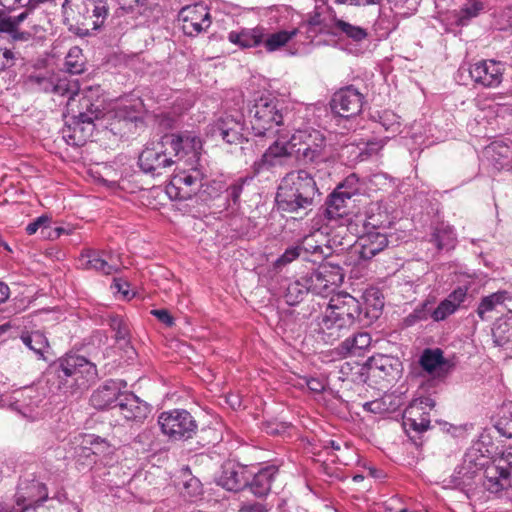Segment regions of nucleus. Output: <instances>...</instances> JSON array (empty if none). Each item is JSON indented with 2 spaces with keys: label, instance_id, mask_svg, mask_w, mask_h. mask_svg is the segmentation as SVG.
Segmentation results:
<instances>
[{
  "label": "nucleus",
  "instance_id": "4d7b16f0",
  "mask_svg": "<svg viewBox=\"0 0 512 512\" xmlns=\"http://www.w3.org/2000/svg\"><path fill=\"white\" fill-rule=\"evenodd\" d=\"M30 9L25 10L17 16L10 17L8 20L2 21L0 23V30L5 32L12 31L15 27H17L21 22H23L29 14Z\"/></svg>",
  "mask_w": 512,
  "mask_h": 512
},
{
  "label": "nucleus",
  "instance_id": "37998d69",
  "mask_svg": "<svg viewBox=\"0 0 512 512\" xmlns=\"http://www.w3.org/2000/svg\"><path fill=\"white\" fill-rule=\"evenodd\" d=\"M506 299V292H496L484 297L477 309V314L481 320H485L486 314L494 310V308L502 304Z\"/></svg>",
  "mask_w": 512,
  "mask_h": 512
},
{
  "label": "nucleus",
  "instance_id": "a878e982",
  "mask_svg": "<svg viewBox=\"0 0 512 512\" xmlns=\"http://www.w3.org/2000/svg\"><path fill=\"white\" fill-rule=\"evenodd\" d=\"M419 364L424 371L437 378L445 377L450 369V362L444 358L443 351L439 348L425 349L420 356Z\"/></svg>",
  "mask_w": 512,
  "mask_h": 512
},
{
  "label": "nucleus",
  "instance_id": "bb28decb",
  "mask_svg": "<svg viewBox=\"0 0 512 512\" xmlns=\"http://www.w3.org/2000/svg\"><path fill=\"white\" fill-rule=\"evenodd\" d=\"M249 477L245 467L228 463L223 465L217 483L228 491H238L246 489Z\"/></svg>",
  "mask_w": 512,
  "mask_h": 512
},
{
  "label": "nucleus",
  "instance_id": "4be33fe9",
  "mask_svg": "<svg viewBox=\"0 0 512 512\" xmlns=\"http://www.w3.org/2000/svg\"><path fill=\"white\" fill-rule=\"evenodd\" d=\"M116 409L127 421L143 422L150 413V406L133 393L123 391Z\"/></svg>",
  "mask_w": 512,
  "mask_h": 512
},
{
  "label": "nucleus",
  "instance_id": "ea45409f",
  "mask_svg": "<svg viewBox=\"0 0 512 512\" xmlns=\"http://www.w3.org/2000/svg\"><path fill=\"white\" fill-rule=\"evenodd\" d=\"M305 283L304 276L288 283L284 294L285 301L288 305L294 306L300 303L309 293V288Z\"/></svg>",
  "mask_w": 512,
  "mask_h": 512
},
{
  "label": "nucleus",
  "instance_id": "20e7f679",
  "mask_svg": "<svg viewBox=\"0 0 512 512\" xmlns=\"http://www.w3.org/2000/svg\"><path fill=\"white\" fill-rule=\"evenodd\" d=\"M319 195L314 177L306 170L289 172L281 180L276 194L279 208L287 212H297L313 205Z\"/></svg>",
  "mask_w": 512,
  "mask_h": 512
},
{
  "label": "nucleus",
  "instance_id": "cd10ccee",
  "mask_svg": "<svg viewBox=\"0 0 512 512\" xmlns=\"http://www.w3.org/2000/svg\"><path fill=\"white\" fill-rule=\"evenodd\" d=\"M483 486L491 493H498L512 486V476L509 470H505L496 462L486 466L484 471Z\"/></svg>",
  "mask_w": 512,
  "mask_h": 512
},
{
  "label": "nucleus",
  "instance_id": "7ed1b4c3",
  "mask_svg": "<svg viewBox=\"0 0 512 512\" xmlns=\"http://www.w3.org/2000/svg\"><path fill=\"white\" fill-rule=\"evenodd\" d=\"M97 376L94 363L80 355H66L51 367L47 383L52 392L74 395L87 389Z\"/></svg>",
  "mask_w": 512,
  "mask_h": 512
},
{
  "label": "nucleus",
  "instance_id": "4468645a",
  "mask_svg": "<svg viewBox=\"0 0 512 512\" xmlns=\"http://www.w3.org/2000/svg\"><path fill=\"white\" fill-rule=\"evenodd\" d=\"M165 143H168L177 162L185 157H187L185 162L188 165H195L198 162L202 142L194 133L165 134Z\"/></svg>",
  "mask_w": 512,
  "mask_h": 512
},
{
  "label": "nucleus",
  "instance_id": "a19ab883",
  "mask_svg": "<svg viewBox=\"0 0 512 512\" xmlns=\"http://www.w3.org/2000/svg\"><path fill=\"white\" fill-rule=\"evenodd\" d=\"M349 199L350 198H346V196L340 194L339 190L335 189L326 202V216L329 219L342 217L346 214V201Z\"/></svg>",
  "mask_w": 512,
  "mask_h": 512
},
{
  "label": "nucleus",
  "instance_id": "5fc2aeb1",
  "mask_svg": "<svg viewBox=\"0 0 512 512\" xmlns=\"http://www.w3.org/2000/svg\"><path fill=\"white\" fill-rule=\"evenodd\" d=\"M315 234L308 235L304 237L302 243L299 245L301 247L302 254H322L323 250L320 245L317 244L315 240Z\"/></svg>",
  "mask_w": 512,
  "mask_h": 512
},
{
  "label": "nucleus",
  "instance_id": "603ef678",
  "mask_svg": "<svg viewBox=\"0 0 512 512\" xmlns=\"http://www.w3.org/2000/svg\"><path fill=\"white\" fill-rule=\"evenodd\" d=\"M497 431L508 438L512 437V411L503 413L495 424Z\"/></svg>",
  "mask_w": 512,
  "mask_h": 512
},
{
  "label": "nucleus",
  "instance_id": "6ab92c4d",
  "mask_svg": "<svg viewBox=\"0 0 512 512\" xmlns=\"http://www.w3.org/2000/svg\"><path fill=\"white\" fill-rule=\"evenodd\" d=\"M363 98V95L352 86L342 88L333 95L331 109L343 118L356 116L362 110Z\"/></svg>",
  "mask_w": 512,
  "mask_h": 512
},
{
  "label": "nucleus",
  "instance_id": "f257e3e1",
  "mask_svg": "<svg viewBox=\"0 0 512 512\" xmlns=\"http://www.w3.org/2000/svg\"><path fill=\"white\" fill-rule=\"evenodd\" d=\"M79 83L77 80L64 75L55 76L54 87L52 93L67 97V113L71 114L73 130L76 133L84 131V124L88 125L89 131L93 130L95 120L106 116L104 112V98L101 97L102 89L100 86L89 87L82 93V97L77 101L79 96Z\"/></svg>",
  "mask_w": 512,
  "mask_h": 512
},
{
  "label": "nucleus",
  "instance_id": "bf43d9fd",
  "mask_svg": "<svg viewBox=\"0 0 512 512\" xmlns=\"http://www.w3.org/2000/svg\"><path fill=\"white\" fill-rule=\"evenodd\" d=\"M51 222V218L47 215H41L36 218L33 222L26 226V232L28 235L35 234L39 229L48 228Z\"/></svg>",
  "mask_w": 512,
  "mask_h": 512
},
{
  "label": "nucleus",
  "instance_id": "6e6d98bb",
  "mask_svg": "<svg viewBox=\"0 0 512 512\" xmlns=\"http://www.w3.org/2000/svg\"><path fill=\"white\" fill-rule=\"evenodd\" d=\"M17 55L9 48L0 46V71L11 68L15 65Z\"/></svg>",
  "mask_w": 512,
  "mask_h": 512
},
{
  "label": "nucleus",
  "instance_id": "e433bc0d",
  "mask_svg": "<svg viewBox=\"0 0 512 512\" xmlns=\"http://www.w3.org/2000/svg\"><path fill=\"white\" fill-rule=\"evenodd\" d=\"M371 336L366 332H360L355 334L353 337L345 339L340 349L343 354H350L359 356L361 352L368 348L371 344Z\"/></svg>",
  "mask_w": 512,
  "mask_h": 512
},
{
  "label": "nucleus",
  "instance_id": "2f4dec72",
  "mask_svg": "<svg viewBox=\"0 0 512 512\" xmlns=\"http://www.w3.org/2000/svg\"><path fill=\"white\" fill-rule=\"evenodd\" d=\"M81 265L85 269H93L104 275H110L117 271V266L109 263L99 251L86 250L81 253Z\"/></svg>",
  "mask_w": 512,
  "mask_h": 512
},
{
  "label": "nucleus",
  "instance_id": "f8f14e48",
  "mask_svg": "<svg viewBox=\"0 0 512 512\" xmlns=\"http://www.w3.org/2000/svg\"><path fill=\"white\" fill-rule=\"evenodd\" d=\"M309 293L327 296L343 281L340 267L322 265L304 276Z\"/></svg>",
  "mask_w": 512,
  "mask_h": 512
},
{
  "label": "nucleus",
  "instance_id": "f03ea898",
  "mask_svg": "<svg viewBox=\"0 0 512 512\" xmlns=\"http://www.w3.org/2000/svg\"><path fill=\"white\" fill-rule=\"evenodd\" d=\"M360 302L346 292L334 294L315 319V331L327 344L345 336L361 315Z\"/></svg>",
  "mask_w": 512,
  "mask_h": 512
},
{
  "label": "nucleus",
  "instance_id": "0eeeda50",
  "mask_svg": "<svg viewBox=\"0 0 512 512\" xmlns=\"http://www.w3.org/2000/svg\"><path fill=\"white\" fill-rule=\"evenodd\" d=\"M293 140L296 142V157L305 164L318 165L327 159L326 141L323 134L311 128L295 129L292 127Z\"/></svg>",
  "mask_w": 512,
  "mask_h": 512
},
{
  "label": "nucleus",
  "instance_id": "69168bd1",
  "mask_svg": "<svg viewBox=\"0 0 512 512\" xmlns=\"http://www.w3.org/2000/svg\"><path fill=\"white\" fill-rule=\"evenodd\" d=\"M306 385L308 389L315 393H321L324 391L326 383L324 380L316 377H311L305 379Z\"/></svg>",
  "mask_w": 512,
  "mask_h": 512
},
{
  "label": "nucleus",
  "instance_id": "338daca9",
  "mask_svg": "<svg viewBox=\"0 0 512 512\" xmlns=\"http://www.w3.org/2000/svg\"><path fill=\"white\" fill-rule=\"evenodd\" d=\"M269 509L258 501L243 503L239 512H267Z\"/></svg>",
  "mask_w": 512,
  "mask_h": 512
},
{
  "label": "nucleus",
  "instance_id": "ddd939ff",
  "mask_svg": "<svg viewBox=\"0 0 512 512\" xmlns=\"http://www.w3.org/2000/svg\"><path fill=\"white\" fill-rule=\"evenodd\" d=\"M175 174L167 187L171 198L188 200L202 188L203 173L194 165Z\"/></svg>",
  "mask_w": 512,
  "mask_h": 512
},
{
  "label": "nucleus",
  "instance_id": "39448f33",
  "mask_svg": "<svg viewBox=\"0 0 512 512\" xmlns=\"http://www.w3.org/2000/svg\"><path fill=\"white\" fill-rule=\"evenodd\" d=\"M285 106L277 97L266 94L254 100L249 109L251 128L256 136H276L291 129L285 126Z\"/></svg>",
  "mask_w": 512,
  "mask_h": 512
},
{
  "label": "nucleus",
  "instance_id": "58836bf2",
  "mask_svg": "<svg viewBox=\"0 0 512 512\" xmlns=\"http://www.w3.org/2000/svg\"><path fill=\"white\" fill-rule=\"evenodd\" d=\"M431 242L436 245L438 250L452 249L456 243V235L453 228L444 223L438 225L431 236Z\"/></svg>",
  "mask_w": 512,
  "mask_h": 512
},
{
  "label": "nucleus",
  "instance_id": "9d476101",
  "mask_svg": "<svg viewBox=\"0 0 512 512\" xmlns=\"http://www.w3.org/2000/svg\"><path fill=\"white\" fill-rule=\"evenodd\" d=\"M175 163L177 160L168 143H165V135L158 141L147 143L138 157L140 169L152 175H161L166 168H170Z\"/></svg>",
  "mask_w": 512,
  "mask_h": 512
},
{
  "label": "nucleus",
  "instance_id": "f704fd0d",
  "mask_svg": "<svg viewBox=\"0 0 512 512\" xmlns=\"http://www.w3.org/2000/svg\"><path fill=\"white\" fill-rule=\"evenodd\" d=\"M20 339L28 349L35 353L36 356L44 358V353L48 350L49 343L43 332H23Z\"/></svg>",
  "mask_w": 512,
  "mask_h": 512
},
{
  "label": "nucleus",
  "instance_id": "9b49d317",
  "mask_svg": "<svg viewBox=\"0 0 512 512\" xmlns=\"http://www.w3.org/2000/svg\"><path fill=\"white\" fill-rule=\"evenodd\" d=\"M292 128L286 130L287 133L280 132L276 134L277 139L267 148L261 158L254 162L253 169L255 173L269 170L275 166L285 164L293 156H296V142L293 140V133L288 138V134Z\"/></svg>",
  "mask_w": 512,
  "mask_h": 512
},
{
  "label": "nucleus",
  "instance_id": "c85d7f7f",
  "mask_svg": "<svg viewBox=\"0 0 512 512\" xmlns=\"http://www.w3.org/2000/svg\"><path fill=\"white\" fill-rule=\"evenodd\" d=\"M358 243L360 258L369 260L387 247L388 238L383 231H366L359 238Z\"/></svg>",
  "mask_w": 512,
  "mask_h": 512
},
{
  "label": "nucleus",
  "instance_id": "c03bdc74",
  "mask_svg": "<svg viewBox=\"0 0 512 512\" xmlns=\"http://www.w3.org/2000/svg\"><path fill=\"white\" fill-rule=\"evenodd\" d=\"M65 66L67 72L72 75H77L83 72L84 62L82 50L79 47L75 46L69 50L66 56Z\"/></svg>",
  "mask_w": 512,
  "mask_h": 512
},
{
  "label": "nucleus",
  "instance_id": "09e8293b",
  "mask_svg": "<svg viewBox=\"0 0 512 512\" xmlns=\"http://www.w3.org/2000/svg\"><path fill=\"white\" fill-rule=\"evenodd\" d=\"M54 74H35L31 75L29 77L30 83L37 87L39 90L44 92H52L54 87V80H55Z\"/></svg>",
  "mask_w": 512,
  "mask_h": 512
},
{
  "label": "nucleus",
  "instance_id": "423d86ee",
  "mask_svg": "<svg viewBox=\"0 0 512 512\" xmlns=\"http://www.w3.org/2000/svg\"><path fill=\"white\" fill-rule=\"evenodd\" d=\"M480 443L472 445L450 477L449 487L459 488L468 492L478 480H482L481 470L485 466L486 457L480 449Z\"/></svg>",
  "mask_w": 512,
  "mask_h": 512
},
{
  "label": "nucleus",
  "instance_id": "72a5a7b5",
  "mask_svg": "<svg viewBox=\"0 0 512 512\" xmlns=\"http://www.w3.org/2000/svg\"><path fill=\"white\" fill-rule=\"evenodd\" d=\"M250 177H240L234 180L226 189V207L229 214H237L240 209V196L243 192L244 186L250 182Z\"/></svg>",
  "mask_w": 512,
  "mask_h": 512
},
{
  "label": "nucleus",
  "instance_id": "864d4df0",
  "mask_svg": "<svg viewBox=\"0 0 512 512\" xmlns=\"http://www.w3.org/2000/svg\"><path fill=\"white\" fill-rule=\"evenodd\" d=\"M224 186L221 181H212L207 184L202 183L199 193L204 200L216 198L223 190Z\"/></svg>",
  "mask_w": 512,
  "mask_h": 512
},
{
  "label": "nucleus",
  "instance_id": "2eb2a0df",
  "mask_svg": "<svg viewBox=\"0 0 512 512\" xmlns=\"http://www.w3.org/2000/svg\"><path fill=\"white\" fill-rule=\"evenodd\" d=\"M49 501L47 488L37 479H22L16 493V512H28L43 507V502Z\"/></svg>",
  "mask_w": 512,
  "mask_h": 512
},
{
  "label": "nucleus",
  "instance_id": "c9c22d12",
  "mask_svg": "<svg viewBox=\"0 0 512 512\" xmlns=\"http://www.w3.org/2000/svg\"><path fill=\"white\" fill-rule=\"evenodd\" d=\"M484 10V3L480 0H471L459 10L454 11V22L457 26H467L473 18H476Z\"/></svg>",
  "mask_w": 512,
  "mask_h": 512
},
{
  "label": "nucleus",
  "instance_id": "7c9ffc66",
  "mask_svg": "<svg viewBox=\"0 0 512 512\" xmlns=\"http://www.w3.org/2000/svg\"><path fill=\"white\" fill-rule=\"evenodd\" d=\"M299 30L292 28L290 30H278L269 32L265 27V37L261 41V45L268 53H273L285 47L294 37L297 36Z\"/></svg>",
  "mask_w": 512,
  "mask_h": 512
},
{
  "label": "nucleus",
  "instance_id": "6e6552de",
  "mask_svg": "<svg viewBox=\"0 0 512 512\" xmlns=\"http://www.w3.org/2000/svg\"><path fill=\"white\" fill-rule=\"evenodd\" d=\"M161 432L173 441L191 439L197 432V422L190 412L184 409H172L162 412L158 417Z\"/></svg>",
  "mask_w": 512,
  "mask_h": 512
},
{
  "label": "nucleus",
  "instance_id": "0e129e2a",
  "mask_svg": "<svg viewBox=\"0 0 512 512\" xmlns=\"http://www.w3.org/2000/svg\"><path fill=\"white\" fill-rule=\"evenodd\" d=\"M364 228L366 231H382L384 227V221L377 219L374 215L367 217Z\"/></svg>",
  "mask_w": 512,
  "mask_h": 512
},
{
  "label": "nucleus",
  "instance_id": "8fccbe9b",
  "mask_svg": "<svg viewBox=\"0 0 512 512\" xmlns=\"http://www.w3.org/2000/svg\"><path fill=\"white\" fill-rule=\"evenodd\" d=\"M455 305L452 304L450 300H447L446 298L442 300L438 306L431 312V318L436 321H443L448 316L452 315L456 312Z\"/></svg>",
  "mask_w": 512,
  "mask_h": 512
},
{
  "label": "nucleus",
  "instance_id": "f3484780",
  "mask_svg": "<svg viewBox=\"0 0 512 512\" xmlns=\"http://www.w3.org/2000/svg\"><path fill=\"white\" fill-rule=\"evenodd\" d=\"M178 20L182 22L183 32L189 36H195L211 25L208 7L203 3L183 7L178 13Z\"/></svg>",
  "mask_w": 512,
  "mask_h": 512
},
{
  "label": "nucleus",
  "instance_id": "052dcab7",
  "mask_svg": "<svg viewBox=\"0 0 512 512\" xmlns=\"http://www.w3.org/2000/svg\"><path fill=\"white\" fill-rule=\"evenodd\" d=\"M466 296H467V288L458 287L453 292H451L446 299L450 300L452 302V304L455 305V308L458 309L460 307V305L466 299Z\"/></svg>",
  "mask_w": 512,
  "mask_h": 512
},
{
  "label": "nucleus",
  "instance_id": "412c9836",
  "mask_svg": "<svg viewBox=\"0 0 512 512\" xmlns=\"http://www.w3.org/2000/svg\"><path fill=\"white\" fill-rule=\"evenodd\" d=\"M126 383L120 380H107L91 395V405L98 410L116 409Z\"/></svg>",
  "mask_w": 512,
  "mask_h": 512
},
{
  "label": "nucleus",
  "instance_id": "473e14b6",
  "mask_svg": "<svg viewBox=\"0 0 512 512\" xmlns=\"http://www.w3.org/2000/svg\"><path fill=\"white\" fill-rule=\"evenodd\" d=\"M331 33L335 36L344 35L354 42H361L367 38L368 32L365 28L353 25L342 19L334 18L331 26Z\"/></svg>",
  "mask_w": 512,
  "mask_h": 512
},
{
  "label": "nucleus",
  "instance_id": "4c0bfd02",
  "mask_svg": "<svg viewBox=\"0 0 512 512\" xmlns=\"http://www.w3.org/2000/svg\"><path fill=\"white\" fill-rule=\"evenodd\" d=\"M114 115L119 121L126 123L142 122V103L139 100L119 104Z\"/></svg>",
  "mask_w": 512,
  "mask_h": 512
},
{
  "label": "nucleus",
  "instance_id": "b1692460",
  "mask_svg": "<svg viewBox=\"0 0 512 512\" xmlns=\"http://www.w3.org/2000/svg\"><path fill=\"white\" fill-rule=\"evenodd\" d=\"M369 368L375 377L390 382L400 376L401 362L393 356L378 354L369 358Z\"/></svg>",
  "mask_w": 512,
  "mask_h": 512
},
{
  "label": "nucleus",
  "instance_id": "393cba45",
  "mask_svg": "<svg viewBox=\"0 0 512 512\" xmlns=\"http://www.w3.org/2000/svg\"><path fill=\"white\" fill-rule=\"evenodd\" d=\"M278 474V468L274 465H269L261 468L257 473L253 475L252 480L243 490L242 496L246 498L247 493H251L258 498H262L271 490L272 482Z\"/></svg>",
  "mask_w": 512,
  "mask_h": 512
},
{
  "label": "nucleus",
  "instance_id": "680f3d73",
  "mask_svg": "<svg viewBox=\"0 0 512 512\" xmlns=\"http://www.w3.org/2000/svg\"><path fill=\"white\" fill-rule=\"evenodd\" d=\"M496 463L503 466L505 470H509V474L512 476V445L506 448Z\"/></svg>",
  "mask_w": 512,
  "mask_h": 512
},
{
  "label": "nucleus",
  "instance_id": "49530a36",
  "mask_svg": "<svg viewBox=\"0 0 512 512\" xmlns=\"http://www.w3.org/2000/svg\"><path fill=\"white\" fill-rule=\"evenodd\" d=\"M85 442L91 445L90 450L97 456L104 457L110 455L113 452V448L110 443L106 439L99 436L88 435Z\"/></svg>",
  "mask_w": 512,
  "mask_h": 512
},
{
  "label": "nucleus",
  "instance_id": "a211bd4d",
  "mask_svg": "<svg viewBox=\"0 0 512 512\" xmlns=\"http://www.w3.org/2000/svg\"><path fill=\"white\" fill-rule=\"evenodd\" d=\"M244 118L240 113L227 114L220 117L209 128L214 138H221L228 144H239L243 140Z\"/></svg>",
  "mask_w": 512,
  "mask_h": 512
},
{
  "label": "nucleus",
  "instance_id": "de8ad7c7",
  "mask_svg": "<svg viewBox=\"0 0 512 512\" xmlns=\"http://www.w3.org/2000/svg\"><path fill=\"white\" fill-rule=\"evenodd\" d=\"M336 189L340 191V194L346 196V198H351L359 193V178L354 173L350 174Z\"/></svg>",
  "mask_w": 512,
  "mask_h": 512
},
{
  "label": "nucleus",
  "instance_id": "13d9d810",
  "mask_svg": "<svg viewBox=\"0 0 512 512\" xmlns=\"http://www.w3.org/2000/svg\"><path fill=\"white\" fill-rule=\"evenodd\" d=\"M302 255L301 247L299 245L292 246L285 250L276 263L277 265H286Z\"/></svg>",
  "mask_w": 512,
  "mask_h": 512
},
{
  "label": "nucleus",
  "instance_id": "5701e85b",
  "mask_svg": "<svg viewBox=\"0 0 512 512\" xmlns=\"http://www.w3.org/2000/svg\"><path fill=\"white\" fill-rule=\"evenodd\" d=\"M77 9L78 13L84 17L91 11L95 20L93 29L97 30L104 24L109 14V9L105 0H65L63 7Z\"/></svg>",
  "mask_w": 512,
  "mask_h": 512
},
{
  "label": "nucleus",
  "instance_id": "a18cd8bd",
  "mask_svg": "<svg viewBox=\"0 0 512 512\" xmlns=\"http://www.w3.org/2000/svg\"><path fill=\"white\" fill-rule=\"evenodd\" d=\"M109 326L115 332L116 341H123L125 345L129 343L130 331L127 323L118 315H112L109 318Z\"/></svg>",
  "mask_w": 512,
  "mask_h": 512
},
{
  "label": "nucleus",
  "instance_id": "e2e57ef3",
  "mask_svg": "<svg viewBox=\"0 0 512 512\" xmlns=\"http://www.w3.org/2000/svg\"><path fill=\"white\" fill-rule=\"evenodd\" d=\"M151 314L155 316L160 322L165 324L167 327L174 325V318L166 309H153Z\"/></svg>",
  "mask_w": 512,
  "mask_h": 512
},
{
  "label": "nucleus",
  "instance_id": "79ce46f5",
  "mask_svg": "<svg viewBox=\"0 0 512 512\" xmlns=\"http://www.w3.org/2000/svg\"><path fill=\"white\" fill-rule=\"evenodd\" d=\"M494 343L505 346L512 342V316L499 320L492 329Z\"/></svg>",
  "mask_w": 512,
  "mask_h": 512
},
{
  "label": "nucleus",
  "instance_id": "774afa93",
  "mask_svg": "<svg viewBox=\"0 0 512 512\" xmlns=\"http://www.w3.org/2000/svg\"><path fill=\"white\" fill-rule=\"evenodd\" d=\"M429 306V302H424L419 307L415 308L412 313L414 314L416 319H419L420 321L427 320L428 317L431 316L432 312L430 311Z\"/></svg>",
  "mask_w": 512,
  "mask_h": 512
},
{
  "label": "nucleus",
  "instance_id": "3c124183",
  "mask_svg": "<svg viewBox=\"0 0 512 512\" xmlns=\"http://www.w3.org/2000/svg\"><path fill=\"white\" fill-rule=\"evenodd\" d=\"M181 493L189 499L198 497L202 493V484L196 477L189 476L188 479L183 481Z\"/></svg>",
  "mask_w": 512,
  "mask_h": 512
},
{
  "label": "nucleus",
  "instance_id": "1a4fd4ad",
  "mask_svg": "<svg viewBox=\"0 0 512 512\" xmlns=\"http://www.w3.org/2000/svg\"><path fill=\"white\" fill-rule=\"evenodd\" d=\"M44 399V393L37 388L25 387L11 394H1L0 408L9 407L33 421L41 417L42 413L39 408Z\"/></svg>",
  "mask_w": 512,
  "mask_h": 512
},
{
  "label": "nucleus",
  "instance_id": "aec40b11",
  "mask_svg": "<svg viewBox=\"0 0 512 512\" xmlns=\"http://www.w3.org/2000/svg\"><path fill=\"white\" fill-rule=\"evenodd\" d=\"M505 67L495 60H483L474 63L469 68L472 80L485 88H496L503 81Z\"/></svg>",
  "mask_w": 512,
  "mask_h": 512
},
{
  "label": "nucleus",
  "instance_id": "c756f323",
  "mask_svg": "<svg viewBox=\"0 0 512 512\" xmlns=\"http://www.w3.org/2000/svg\"><path fill=\"white\" fill-rule=\"evenodd\" d=\"M265 37V27L258 25L254 28H243L239 31H230L227 39L240 48H253L261 45Z\"/></svg>",
  "mask_w": 512,
  "mask_h": 512
},
{
  "label": "nucleus",
  "instance_id": "dca6fc26",
  "mask_svg": "<svg viewBox=\"0 0 512 512\" xmlns=\"http://www.w3.org/2000/svg\"><path fill=\"white\" fill-rule=\"evenodd\" d=\"M435 407V401L430 397L413 399L403 414V424L406 429L422 433L430 428L429 410Z\"/></svg>",
  "mask_w": 512,
  "mask_h": 512
}]
</instances>
